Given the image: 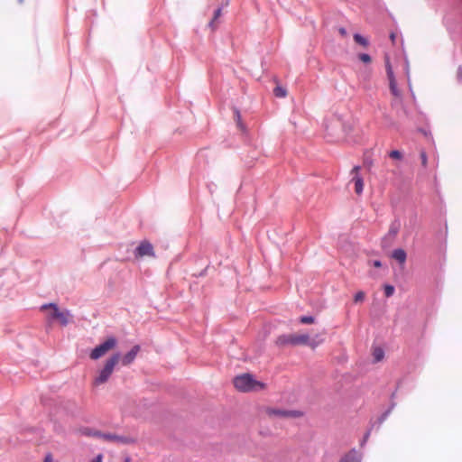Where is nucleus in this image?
I'll return each instance as SVG.
<instances>
[{"label":"nucleus","mask_w":462,"mask_h":462,"mask_svg":"<svg viewBox=\"0 0 462 462\" xmlns=\"http://www.w3.org/2000/svg\"><path fill=\"white\" fill-rule=\"evenodd\" d=\"M221 13H222V10L221 8H217L215 13H214V18L213 20L210 22V25L212 26L214 22L221 15Z\"/></svg>","instance_id":"5701e85b"},{"label":"nucleus","mask_w":462,"mask_h":462,"mask_svg":"<svg viewBox=\"0 0 462 462\" xmlns=\"http://www.w3.org/2000/svg\"><path fill=\"white\" fill-rule=\"evenodd\" d=\"M314 321L315 319L311 316H302L300 318V322L302 324H312Z\"/></svg>","instance_id":"a211bd4d"},{"label":"nucleus","mask_w":462,"mask_h":462,"mask_svg":"<svg viewBox=\"0 0 462 462\" xmlns=\"http://www.w3.org/2000/svg\"><path fill=\"white\" fill-rule=\"evenodd\" d=\"M393 257L400 263H404L407 258V254L403 249H395L393 252Z\"/></svg>","instance_id":"f8f14e48"},{"label":"nucleus","mask_w":462,"mask_h":462,"mask_svg":"<svg viewBox=\"0 0 462 462\" xmlns=\"http://www.w3.org/2000/svg\"><path fill=\"white\" fill-rule=\"evenodd\" d=\"M389 156L392 158V159H394V160H402V154L401 152L397 151V150H394V151H392L390 153H389Z\"/></svg>","instance_id":"aec40b11"},{"label":"nucleus","mask_w":462,"mask_h":462,"mask_svg":"<svg viewBox=\"0 0 462 462\" xmlns=\"http://www.w3.org/2000/svg\"><path fill=\"white\" fill-rule=\"evenodd\" d=\"M373 265H374V267H376V268H379V267H381V266H382V263H381V261H379V260H375V261H374V262H373Z\"/></svg>","instance_id":"7c9ffc66"},{"label":"nucleus","mask_w":462,"mask_h":462,"mask_svg":"<svg viewBox=\"0 0 462 462\" xmlns=\"http://www.w3.org/2000/svg\"><path fill=\"white\" fill-rule=\"evenodd\" d=\"M124 462H131V458L129 457H126L125 458Z\"/></svg>","instance_id":"473e14b6"},{"label":"nucleus","mask_w":462,"mask_h":462,"mask_svg":"<svg viewBox=\"0 0 462 462\" xmlns=\"http://www.w3.org/2000/svg\"><path fill=\"white\" fill-rule=\"evenodd\" d=\"M40 310L45 312L46 321L49 324L57 321L61 326H67L72 319L69 310H61L55 303L43 304Z\"/></svg>","instance_id":"f257e3e1"},{"label":"nucleus","mask_w":462,"mask_h":462,"mask_svg":"<svg viewBox=\"0 0 462 462\" xmlns=\"http://www.w3.org/2000/svg\"><path fill=\"white\" fill-rule=\"evenodd\" d=\"M365 294L364 291H358L355 294L354 300L356 303L362 302L365 300Z\"/></svg>","instance_id":"6ab92c4d"},{"label":"nucleus","mask_w":462,"mask_h":462,"mask_svg":"<svg viewBox=\"0 0 462 462\" xmlns=\"http://www.w3.org/2000/svg\"><path fill=\"white\" fill-rule=\"evenodd\" d=\"M389 80V88L392 95L396 98H402V92L397 87L396 79H390Z\"/></svg>","instance_id":"9d476101"},{"label":"nucleus","mask_w":462,"mask_h":462,"mask_svg":"<svg viewBox=\"0 0 462 462\" xmlns=\"http://www.w3.org/2000/svg\"><path fill=\"white\" fill-rule=\"evenodd\" d=\"M90 462H103V455L102 454H98Z\"/></svg>","instance_id":"a878e982"},{"label":"nucleus","mask_w":462,"mask_h":462,"mask_svg":"<svg viewBox=\"0 0 462 462\" xmlns=\"http://www.w3.org/2000/svg\"><path fill=\"white\" fill-rule=\"evenodd\" d=\"M106 433H102L100 431H94L93 432V437H96V438H99L102 439V435H105Z\"/></svg>","instance_id":"c85d7f7f"},{"label":"nucleus","mask_w":462,"mask_h":462,"mask_svg":"<svg viewBox=\"0 0 462 462\" xmlns=\"http://www.w3.org/2000/svg\"><path fill=\"white\" fill-rule=\"evenodd\" d=\"M116 346V339L115 337L107 338L104 343L97 346L90 353L89 357L92 360H97L104 356L108 351L112 350Z\"/></svg>","instance_id":"39448f33"},{"label":"nucleus","mask_w":462,"mask_h":462,"mask_svg":"<svg viewBox=\"0 0 462 462\" xmlns=\"http://www.w3.org/2000/svg\"><path fill=\"white\" fill-rule=\"evenodd\" d=\"M358 58L359 60L364 62V63H370L372 59L370 57V55L366 54V53H361L358 55Z\"/></svg>","instance_id":"412c9836"},{"label":"nucleus","mask_w":462,"mask_h":462,"mask_svg":"<svg viewBox=\"0 0 462 462\" xmlns=\"http://www.w3.org/2000/svg\"><path fill=\"white\" fill-rule=\"evenodd\" d=\"M421 164L423 167L427 166V155L425 152H420Z\"/></svg>","instance_id":"b1692460"},{"label":"nucleus","mask_w":462,"mask_h":462,"mask_svg":"<svg viewBox=\"0 0 462 462\" xmlns=\"http://www.w3.org/2000/svg\"><path fill=\"white\" fill-rule=\"evenodd\" d=\"M352 181L355 183V191L361 195L364 189V180L361 176H353Z\"/></svg>","instance_id":"9b49d317"},{"label":"nucleus","mask_w":462,"mask_h":462,"mask_svg":"<svg viewBox=\"0 0 462 462\" xmlns=\"http://www.w3.org/2000/svg\"><path fill=\"white\" fill-rule=\"evenodd\" d=\"M136 257L154 256L153 246L147 241L142 242L135 250Z\"/></svg>","instance_id":"0eeeda50"},{"label":"nucleus","mask_w":462,"mask_h":462,"mask_svg":"<svg viewBox=\"0 0 462 462\" xmlns=\"http://www.w3.org/2000/svg\"><path fill=\"white\" fill-rule=\"evenodd\" d=\"M395 38H396V34H395L394 32H392V33L390 34V39H391V41H392V42H393V43H394V42H395Z\"/></svg>","instance_id":"2f4dec72"},{"label":"nucleus","mask_w":462,"mask_h":462,"mask_svg":"<svg viewBox=\"0 0 462 462\" xmlns=\"http://www.w3.org/2000/svg\"><path fill=\"white\" fill-rule=\"evenodd\" d=\"M373 356L376 362L381 361L384 356V352L381 347H375L373 350Z\"/></svg>","instance_id":"2eb2a0df"},{"label":"nucleus","mask_w":462,"mask_h":462,"mask_svg":"<svg viewBox=\"0 0 462 462\" xmlns=\"http://www.w3.org/2000/svg\"><path fill=\"white\" fill-rule=\"evenodd\" d=\"M102 439L104 441L116 442V443H123V444H127L132 441L129 438L119 436L116 434H112V433H106L105 435H102Z\"/></svg>","instance_id":"1a4fd4ad"},{"label":"nucleus","mask_w":462,"mask_h":462,"mask_svg":"<svg viewBox=\"0 0 462 462\" xmlns=\"http://www.w3.org/2000/svg\"><path fill=\"white\" fill-rule=\"evenodd\" d=\"M339 462H359L356 452L351 451L347 453Z\"/></svg>","instance_id":"ddd939ff"},{"label":"nucleus","mask_w":462,"mask_h":462,"mask_svg":"<svg viewBox=\"0 0 462 462\" xmlns=\"http://www.w3.org/2000/svg\"><path fill=\"white\" fill-rule=\"evenodd\" d=\"M359 171H360V166H355L352 171H351V173L354 175V176H360L359 175Z\"/></svg>","instance_id":"393cba45"},{"label":"nucleus","mask_w":462,"mask_h":462,"mask_svg":"<svg viewBox=\"0 0 462 462\" xmlns=\"http://www.w3.org/2000/svg\"><path fill=\"white\" fill-rule=\"evenodd\" d=\"M394 292V287L392 285H385L384 286V293L386 297H391Z\"/></svg>","instance_id":"4be33fe9"},{"label":"nucleus","mask_w":462,"mask_h":462,"mask_svg":"<svg viewBox=\"0 0 462 462\" xmlns=\"http://www.w3.org/2000/svg\"><path fill=\"white\" fill-rule=\"evenodd\" d=\"M354 40L356 43L364 46V47H367L368 46V41L367 39H365V37H363L362 35L358 34V33H356L354 34Z\"/></svg>","instance_id":"dca6fc26"},{"label":"nucleus","mask_w":462,"mask_h":462,"mask_svg":"<svg viewBox=\"0 0 462 462\" xmlns=\"http://www.w3.org/2000/svg\"><path fill=\"white\" fill-rule=\"evenodd\" d=\"M384 63L388 79L395 78L393 67L390 62V58L387 55L384 57Z\"/></svg>","instance_id":"4468645a"},{"label":"nucleus","mask_w":462,"mask_h":462,"mask_svg":"<svg viewBox=\"0 0 462 462\" xmlns=\"http://www.w3.org/2000/svg\"><path fill=\"white\" fill-rule=\"evenodd\" d=\"M338 32L340 33L341 36L343 37H346L347 35V32L346 30L344 28V27H340L338 29Z\"/></svg>","instance_id":"bb28decb"},{"label":"nucleus","mask_w":462,"mask_h":462,"mask_svg":"<svg viewBox=\"0 0 462 462\" xmlns=\"http://www.w3.org/2000/svg\"><path fill=\"white\" fill-rule=\"evenodd\" d=\"M43 462H52V455L51 453H48L45 456Z\"/></svg>","instance_id":"cd10ccee"},{"label":"nucleus","mask_w":462,"mask_h":462,"mask_svg":"<svg viewBox=\"0 0 462 462\" xmlns=\"http://www.w3.org/2000/svg\"><path fill=\"white\" fill-rule=\"evenodd\" d=\"M233 383L236 389L243 393L260 391L265 388V383L255 380L250 374L235 377Z\"/></svg>","instance_id":"f03ea898"},{"label":"nucleus","mask_w":462,"mask_h":462,"mask_svg":"<svg viewBox=\"0 0 462 462\" xmlns=\"http://www.w3.org/2000/svg\"><path fill=\"white\" fill-rule=\"evenodd\" d=\"M236 116H237V119L239 120V119H240V114H239V112H238V111H236Z\"/></svg>","instance_id":"72a5a7b5"},{"label":"nucleus","mask_w":462,"mask_h":462,"mask_svg":"<svg viewBox=\"0 0 462 462\" xmlns=\"http://www.w3.org/2000/svg\"><path fill=\"white\" fill-rule=\"evenodd\" d=\"M277 344L279 346H285V345H292V346H298V345H307L310 346L312 348H315L317 344L310 340L309 335L307 334H290V335H283L277 338Z\"/></svg>","instance_id":"20e7f679"},{"label":"nucleus","mask_w":462,"mask_h":462,"mask_svg":"<svg viewBox=\"0 0 462 462\" xmlns=\"http://www.w3.org/2000/svg\"><path fill=\"white\" fill-rule=\"evenodd\" d=\"M140 351V346L138 345L134 346L128 353H126L121 359L123 365H129L134 362L137 354Z\"/></svg>","instance_id":"6e6552de"},{"label":"nucleus","mask_w":462,"mask_h":462,"mask_svg":"<svg viewBox=\"0 0 462 462\" xmlns=\"http://www.w3.org/2000/svg\"><path fill=\"white\" fill-rule=\"evenodd\" d=\"M93 432H94V431H92V430H89V429H85V430H83V434H85V435H87V436H93Z\"/></svg>","instance_id":"c756f323"},{"label":"nucleus","mask_w":462,"mask_h":462,"mask_svg":"<svg viewBox=\"0 0 462 462\" xmlns=\"http://www.w3.org/2000/svg\"><path fill=\"white\" fill-rule=\"evenodd\" d=\"M120 361V354L112 355L105 363L104 367L99 371L97 376L94 379L93 384L97 386L106 383L114 372L116 365Z\"/></svg>","instance_id":"7ed1b4c3"},{"label":"nucleus","mask_w":462,"mask_h":462,"mask_svg":"<svg viewBox=\"0 0 462 462\" xmlns=\"http://www.w3.org/2000/svg\"><path fill=\"white\" fill-rule=\"evenodd\" d=\"M265 413L269 417H280V418H299L302 416V413L299 411H288L274 408H266Z\"/></svg>","instance_id":"423d86ee"},{"label":"nucleus","mask_w":462,"mask_h":462,"mask_svg":"<svg viewBox=\"0 0 462 462\" xmlns=\"http://www.w3.org/2000/svg\"><path fill=\"white\" fill-rule=\"evenodd\" d=\"M273 93H274L275 97H285L287 96L286 89L281 86H277L273 89Z\"/></svg>","instance_id":"f3484780"}]
</instances>
